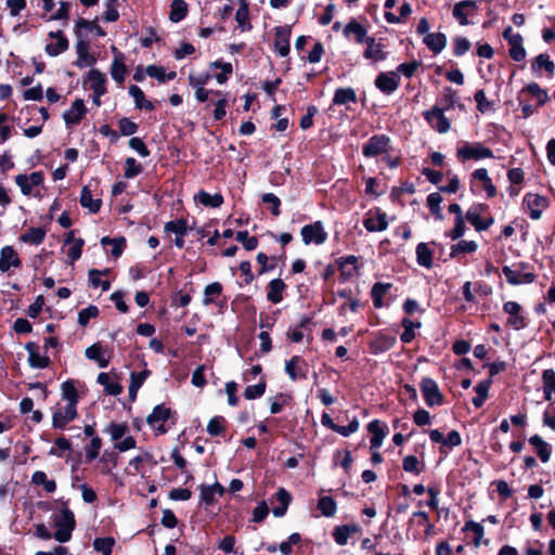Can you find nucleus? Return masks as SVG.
I'll return each mask as SVG.
<instances>
[{"instance_id":"obj_1","label":"nucleus","mask_w":555,"mask_h":555,"mask_svg":"<svg viewBox=\"0 0 555 555\" xmlns=\"http://www.w3.org/2000/svg\"><path fill=\"white\" fill-rule=\"evenodd\" d=\"M54 526L56 531L53 533V538L60 543L68 542L76 527L74 513L68 507L62 508L61 514L54 519Z\"/></svg>"},{"instance_id":"obj_2","label":"nucleus","mask_w":555,"mask_h":555,"mask_svg":"<svg viewBox=\"0 0 555 555\" xmlns=\"http://www.w3.org/2000/svg\"><path fill=\"white\" fill-rule=\"evenodd\" d=\"M173 414L170 408L165 406V404H157L153 408V411L146 417V423L154 428L156 435H165L168 431L165 423L168 422Z\"/></svg>"},{"instance_id":"obj_3","label":"nucleus","mask_w":555,"mask_h":555,"mask_svg":"<svg viewBox=\"0 0 555 555\" xmlns=\"http://www.w3.org/2000/svg\"><path fill=\"white\" fill-rule=\"evenodd\" d=\"M488 207L482 204H476L469 207L466 212L467 221L475 228L476 231H485L493 224V218L486 216Z\"/></svg>"},{"instance_id":"obj_4","label":"nucleus","mask_w":555,"mask_h":555,"mask_svg":"<svg viewBox=\"0 0 555 555\" xmlns=\"http://www.w3.org/2000/svg\"><path fill=\"white\" fill-rule=\"evenodd\" d=\"M456 155L462 160H479L482 158H492L493 153L489 147H486L481 143H465L463 146L457 149Z\"/></svg>"},{"instance_id":"obj_5","label":"nucleus","mask_w":555,"mask_h":555,"mask_svg":"<svg viewBox=\"0 0 555 555\" xmlns=\"http://www.w3.org/2000/svg\"><path fill=\"white\" fill-rule=\"evenodd\" d=\"M341 105H347V88H338L335 91L332 104L327 108V116L332 121L331 126L334 127L343 125L344 111L339 108Z\"/></svg>"},{"instance_id":"obj_6","label":"nucleus","mask_w":555,"mask_h":555,"mask_svg":"<svg viewBox=\"0 0 555 555\" xmlns=\"http://www.w3.org/2000/svg\"><path fill=\"white\" fill-rule=\"evenodd\" d=\"M300 233L306 245L311 243L320 245L327 238V234L324 231L321 221H315L313 223L304 225Z\"/></svg>"},{"instance_id":"obj_7","label":"nucleus","mask_w":555,"mask_h":555,"mask_svg":"<svg viewBox=\"0 0 555 555\" xmlns=\"http://www.w3.org/2000/svg\"><path fill=\"white\" fill-rule=\"evenodd\" d=\"M78 417V410L72 405H65L64 409L54 408L52 410V427L54 429H65L66 426Z\"/></svg>"},{"instance_id":"obj_8","label":"nucleus","mask_w":555,"mask_h":555,"mask_svg":"<svg viewBox=\"0 0 555 555\" xmlns=\"http://www.w3.org/2000/svg\"><path fill=\"white\" fill-rule=\"evenodd\" d=\"M524 206L530 218L538 220L542 211L548 206V201L539 194L528 193L524 197Z\"/></svg>"},{"instance_id":"obj_9","label":"nucleus","mask_w":555,"mask_h":555,"mask_svg":"<svg viewBox=\"0 0 555 555\" xmlns=\"http://www.w3.org/2000/svg\"><path fill=\"white\" fill-rule=\"evenodd\" d=\"M189 225L188 220L184 218H178L171 221H168L164 225V231L166 233H173L176 235L173 240V244L177 248L184 247V235L188 233Z\"/></svg>"},{"instance_id":"obj_10","label":"nucleus","mask_w":555,"mask_h":555,"mask_svg":"<svg viewBox=\"0 0 555 555\" xmlns=\"http://www.w3.org/2000/svg\"><path fill=\"white\" fill-rule=\"evenodd\" d=\"M421 390L424 396L425 402L433 405H440L443 402V397L439 390L437 383L429 378H423L421 382Z\"/></svg>"},{"instance_id":"obj_11","label":"nucleus","mask_w":555,"mask_h":555,"mask_svg":"<svg viewBox=\"0 0 555 555\" xmlns=\"http://www.w3.org/2000/svg\"><path fill=\"white\" fill-rule=\"evenodd\" d=\"M275 39H274V50L278 52L280 56H287L291 51L289 39L292 35L291 26H276L274 28Z\"/></svg>"},{"instance_id":"obj_12","label":"nucleus","mask_w":555,"mask_h":555,"mask_svg":"<svg viewBox=\"0 0 555 555\" xmlns=\"http://www.w3.org/2000/svg\"><path fill=\"white\" fill-rule=\"evenodd\" d=\"M93 91L96 95H104L106 90V77L98 68H91L83 80V87Z\"/></svg>"},{"instance_id":"obj_13","label":"nucleus","mask_w":555,"mask_h":555,"mask_svg":"<svg viewBox=\"0 0 555 555\" xmlns=\"http://www.w3.org/2000/svg\"><path fill=\"white\" fill-rule=\"evenodd\" d=\"M88 109L82 99H76L68 111L63 113V119L67 127L77 126L85 118Z\"/></svg>"},{"instance_id":"obj_14","label":"nucleus","mask_w":555,"mask_h":555,"mask_svg":"<svg viewBox=\"0 0 555 555\" xmlns=\"http://www.w3.org/2000/svg\"><path fill=\"white\" fill-rule=\"evenodd\" d=\"M427 122L440 133H446L450 129V121L443 115V108L434 106L430 111L424 114Z\"/></svg>"},{"instance_id":"obj_15","label":"nucleus","mask_w":555,"mask_h":555,"mask_svg":"<svg viewBox=\"0 0 555 555\" xmlns=\"http://www.w3.org/2000/svg\"><path fill=\"white\" fill-rule=\"evenodd\" d=\"M285 372L294 382L307 378V363L300 356H293L285 363Z\"/></svg>"},{"instance_id":"obj_16","label":"nucleus","mask_w":555,"mask_h":555,"mask_svg":"<svg viewBox=\"0 0 555 555\" xmlns=\"http://www.w3.org/2000/svg\"><path fill=\"white\" fill-rule=\"evenodd\" d=\"M112 52L114 53V60L111 65V75L112 78L119 85H121L125 81V77L128 73V68L125 64V54L115 46H112Z\"/></svg>"},{"instance_id":"obj_17","label":"nucleus","mask_w":555,"mask_h":555,"mask_svg":"<svg viewBox=\"0 0 555 555\" xmlns=\"http://www.w3.org/2000/svg\"><path fill=\"white\" fill-rule=\"evenodd\" d=\"M88 31L94 33L96 37L106 36V31L100 26L98 17L92 21L78 17L74 27L75 36L81 37L82 35H87Z\"/></svg>"},{"instance_id":"obj_18","label":"nucleus","mask_w":555,"mask_h":555,"mask_svg":"<svg viewBox=\"0 0 555 555\" xmlns=\"http://www.w3.org/2000/svg\"><path fill=\"white\" fill-rule=\"evenodd\" d=\"M49 37L56 40L46 44L44 51L49 56H57L68 50L69 41L63 30L50 31Z\"/></svg>"},{"instance_id":"obj_19","label":"nucleus","mask_w":555,"mask_h":555,"mask_svg":"<svg viewBox=\"0 0 555 555\" xmlns=\"http://www.w3.org/2000/svg\"><path fill=\"white\" fill-rule=\"evenodd\" d=\"M503 311L508 314L507 324L515 330L526 326L525 317L521 314V307L515 301H507L503 306Z\"/></svg>"},{"instance_id":"obj_20","label":"nucleus","mask_w":555,"mask_h":555,"mask_svg":"<svg viewBox=\"0 0 555 555\" xmlns=\"http://www.w3.org/2000/svg\"><path fill=\"white\" fill-rule=\"evenodd\" d=\"M478 9L477 2L473 0H464L455 3L453 7V17L463 26L469 24L467 16L474 14Z\"/></svg>"},{"instance_id":"obj_21","label":"nucleus","mask_w":555,"mask_h":555,"mask_svg":"<svg viewBox=\"0 0 555 555\" xmlns=\"http://www.w3.org/2000/svg\"><path fill=\"white\" fill-rule=\"evenodd\" d=\"M400 83V78L396 72L380 73L375 79V86L386 94L395 92Z\"/></svg>"},{"instance_id":"obj_22","label":"nucleus","mask_w":555,"mask_h":555,"mask_svg":"<svg viewBox=\"0 0 555 555\" xmlns=\"http://www.w3.org/2000/svg\"><path fill=\"white\" fill-rule=\"evenodd\" d=\"M364 227L370 232L384 231L388 227L386 214L380 209L370 210L364 219Z\"/></svg>"},{"instance_id":"obj_23","label":"nucleus","mask_w":555,"mask_h":555,"mask_svg":"<svg viewBox=\"0 0 555 555\" xmlns=\"http://www.w3.org/2000/svg\"><path fill=\"white\" fill-rule=\"evenodd\" d=\"M363 55L367 60L379 62L386 60L388 51L380 40L376 41L374 38H367L366 49L364 50Z\"/></svg>"},{"instance_id":"obj_24","label":"nucleus","mask_w":555,"mask_h":555,"mask_svg":"<svg viewBox=\"0 0 555 555\" xmlns=\"http://www.w3.org/2000/svg\"><path fill=\"white\" fill-rule=\"evenodd\" d=\"M28 352V364L33 369H47L50 366L51 360L48 356L39 353V347L36 343L29 341L25 345Z\"/></svg>"},{"instance_id":"obj_25","label":"nucleus","mask_w":555,"mask_h":555,"mask_svg":"<svg viewBox=\"0 0 555 555\" xmlns=\"http://www.w3.org/2000/svg\"><path fill=\"white\" fill-rule=\"evenodd\" d=\"M389 145V138L380 134L372 137L369 142L363 146V154L365 156H377L387 152Z\"/></svg>"},{"instance_id":"obj_26","label":"nucleus","mask_w":555,"mask_h":555,"mask_svg":"<svg viewBox=\"0 0 555 555\" xmlns=\"http://www.w3.org/2000/svg\"><path fill=\"white\" fill-rule=\"evenodd\" d=\"M22 260L13 246L7 245L0 250V271L7 272L11 267L20 268Z\"/></svg>"},{"instance_id":"obj_27","label":"nucleus","mask_w":555,"mask_h":555,"mask_svg":"<svg viewBox=\"0 0 555 555\" xmlns=\"http://www.w3.org/2000/svg\"><path fill=\"white\" fill-rule=\"evenodd\" d=\"M472 183H478L482 190L486 191L488 197L496 195V188L493 185L487 169L479 168L472 173Z\"/></svg>"},{"instance_id":"obj_28","label":"nucleus","mask_w":555,"mask_h":555,"mask_svg":"<svg viewBox=\"0 0 555 555\" xmlns=\"http://www.w3.org/2000/svg\"><path fill=\"white\" fill-rule=\"evenodd\" d=\"M104 349L101 343H95L91 346H89L86 351L85 356L88 360L96 362L99 367L105 369L108 366L111 361V356L107 358L104 357Z\"/></svg>"},{"instance_id":"obj_29","label":"nucleus","mask_w":555,"mask_h":555,"mask_svg":"<svg viewBox=\"0 0 555 555\" xmlns=\"http://www.w3.org/2000/svg\"><path fill=\"white\" fill-rule=\"evenodd\" d=\"M287 285L285 282L278 278L269 282L267 286V299L271 304H279L283 300V292Z\"/></svg>"},{"instance_id":"obj_30","label":"nucleus","mask_w":555,"mask_h":555,"mask_svg":"<svg viewBox=\"0 0 555 555\" xmlns=\"http://www.w3.org/2000/svg\"><path fill=\"white\" fill-rule=\"evenodd\" d=\"M62 398L67 401L66 405L77 408L79 402V393L76 388V382L74 379H67L61 385Z\"/></svg>"},{"instance_id":"obj_31","label":"nucleus","mask_w":555,"mask_h":555,"mask_svg":"<svg viewBox=\"0 0 555 555\" xmlns=\"http://www.w3.org/2000/svg\"><path fill=\"white\" fill-rule=\"evenodd\" d=\"M79 203L83 208H88L92 214L99 212L102 206V199H93L91 190L88 185L82 186Z\"/></svg>"},{"instance_id":"obj_32","label":"nucleus","mask_w":555,"mask_h":555,"mask_svg":"<svg viewBox=\"0 0 555 555\" xmlns=\"http://www.w3.org/2000/svg\"><path fill=\"white\" fill-rule=\"evenodd\" d=\"M189 12V4L184 0H172L170 4L169 21L179 23L183 21Z\"/></svg>"},{"instance_id":"obj_33","label":"nucleus","mask_w":555,"mask_h":555,"mask_svg":"<svg viewBox=\"0 0 555 555\" xmlns=\"http://www.w3.org/2000/svg\"><path fill=\"white\" fill-rule=\"evenodd\" d=\"M424 42L434 53H439L447 44V37L442 33H430L425 36Z\"/></svg>"},{"instance_id":"obj_34","label":"nucleus","mask_w":555,"mask_h":555,"mask_svg":"<svg viewBox=\"0 0 555 555\" xmlns=\"http://www.w3.org/2000/svg\"><path fill=\"white\" fill-rule=\"evenodd\" d=\"M369 431L372 434L371 448H379L387 434L386 425L378 421H373L369 424Z\"/></svg>"},{"instance_id":"obj_35","label":"nucleus","mask_w":555,"mask_h":555,"mask_svg":"<svg viewBox=\"0 0 555 555\" xmlns=\"http://www.w3.org/2000/svg\"><path fill=\"white\" fill-rule=\"evenodd\" d=\"M47 235L43 228H29L25 233L20 236V240L26 244L40 245Z\"/></svg>"},{"instance_id":"obj_36","label":"nucleus","mask_w":555,"mask_h":555,"mask_svg":"<svg viewBox=\"0 0 555 555\" xmlns=\"http://www.w3.org/2000/svg\"><path fill=\"white\" fill-rule=\"evenodd\" d=\"M129 94L133 98L137 108L145 111H153L155 108L153 103L145 99L144 92L137 85L129 87Z\"/></svg>"},{"instance_id":"obj_37","label":"nucleus","mask_w":555,"mask_h":555,"mask_svg":"<svg viewBox=\"0 0 555 555\" xmlns=\"http://www.w3.org/2000/svg\"><path fill=\"white\" fill-rule=\"evenodd\" d=\"M101 244L103 246L112 245L113 248L111 250V254L113 257L118 258L124 253L126 246H127V240L125 236H118V237H109V236H103L101 238Z\"/></svg>"},{"instance_id":"obj_38","label":"nucleus","mask_w":555,"mask_h":555,"mask_svg":"<svg viewBox=\"0 0 555 555\" xmlns=\"http://www.w3.org/2000/svg\"><path fill=\"white\" fill-rule=\"evenodd\" d=\"M544 399L552 401L555 395V371L552 369L544 370L542 373Z\"/></svg>"},{"instance_id":"obj_39","label":"nucleus","mask_w":555,"mask_h":555,"mask_svg":"<svg viewBox=\"0 0 555 555\" xmlns=\"http://www.w3.org/2000/svg\"><path fill=\"white\" fill-rule=\"evenodd\" d=\"M529 443L535 449L540 460L545 463L551 456V447L538 435L529 438Z\"/></svg>"},{"instance_id":"obj_40","label":"nucleus","mask_w":555,"mask_h":555,"mask_svg":"<svg viewBox=\"0 0 555 555\" xmlns=\"http://www.w3.org/2000/svg\"><path fill=\"white\" fill-rule=\"evenodd\" d=\"M195 199H197L198 203L202 204L203 206L212 208H218L223 204V196L221 193L210 195L208 192L204 190H201L196 194Z\"/></svg>"},{"instance_id":"obj_41","label":"nucleus","mask_w":555,"mask_h":555,"mask_svg":"<svg viewBox=\"0 0 555 555\" xmlns=\"http://www.w3.org/2000/svg\"><path fill=\"white\" fill-rule=\"evenodd\" d=\"M96 382L104 387L107 395L118 396L122 392V386L117 382H111L109 375L105 372L98 375Z\"/></svg>"},{"instance_id":"obj_42","label":"nucleus","mask_w":555,"mask_h":555,"mask_svg":"<svg viewBox=\"0 0 555 555\" xmlns=\"http://www.w3.org/2000/svg\"><path fill=\"white\" fill-rule=\"evenodd\" d=\"M346 264H347V257H340L336 260V264H328L325 270H324V273H323V278L326 282H328L336 273V271L338 270L340 273H339V278L345 281L346 280V271H345V268H346Z\"/></svg>"},{"instance_id":"obj_43","label":"nucleus","mask_w":555,"mask_h":555,"mask_svg":"<svg viewBox=\"0 0 555 555\" xmlns=\"http://www.w3.org/2000/svg\"><path fill=\"white\" fill-rule=\"evenodd\" d=\"M267 388L266 376L261 375L256 385H249L244 390V398L246 400H255L263 396Z\"/></svg>"},{"instance_id":"obj_44","label":"nucleus","mask_w":555,"mask_h":555,"mask_svg":"<svg viewBox=\"0 0 555 555\" xmlns=\"http://www.w3.org/2000/svg\"><path fill=\"white\" fill-rule=\"evenodd\" d=\"M312 324V319L310 317H302L299 324L296 328H289L287 331V337L292 343H300L304 338V333L301 330H307L309 325Z\"/></svg>"},{"instance_id":"obj_45","label":"nucleus","mask_w":555,"mask_h":555,"mask_svg":"<svg viewBox=\"0 0 555 555\" xmlns=\"http://www.w3.org/2000/svg\"><path fill=\"white\" fill-rule=\"evenodd\" d=\"M416 259L420 266L425 268L433 267V253L429 249L428 245L425 243H420L416 247Z\"/></svg>"},{"instance_id":"obj_46","label":"nucleus","mask_w":555,"mask_h":555,"mask_svg":"<svg viewBox=\"0 0 555 555\" xmlns=\"http://www.w3.org/2000/svg\"><path fill=\"white\" fill-rule=\"evenodd\" d=\"M223 291V286L220 282H214L208 284L204 289L203 305L209 306L216 304L215 296H220Z\"/></svg>"},{"instance_id":"obj_47","label":"nucleus","mask_w":555,"mask_h":555,"mask_svg":"<svg viewBox=\"0 0 555 555\" xmlns=\"http://www.w3.org/2000/svg\"><path fill=\"white\" fill-rule=\"evenodd\" d=\"M116 541L113 537L95 538L93 548L102 555H112Z\"/></svg>"},{"instance_id":"obj_48","label":"nucleus","mask_w":555,"mask_h":555,"mask_svg":"<svg viewBox=\"0 0 555 555\" xmlns=\"http://www.w3.org/2000/svg\"><path fill=\"white\" fill-rule=\"evenodd\" d=\"M521 93L530 94L537 100L539 106L543 105L548 100L547 93L535 82H531L522 88Z\"/></svg>"},{"instance_id":"obj_49","label":"nucleus","mask_w":555,"mask_h":555,"mask_svg":"<svg viewBox=\"0 0 555 555\" xmlns=\"http://www.w3.org/2000/svg\"><path fill=\"white\" fill-rule=\"evenodd\" d=\"M477 243L474 241H460L457 244L451 246L450 256L457 257L461 253L473 254L477 250Z\"/></svg>"},{"instance_id":"obj_50","label":"nucleus","mask_w":555,"mask_h":555,"mask_svg":"<svg viewBox=\"0 0 555 555\" xmlns=\"http://www.w3.org/2000/svg\"><path fill=\"white\" fill-rule=\"evenodd\" d=\"M509 44V55L514 61H522L526 57V50L522 46V37H514Z\"/></svg>"},{"instance_id":"obj_51","label":"nucleus","mask_w":555,"mask_h":555,"mask_svg":"<svg viewBox=\"0 0 555 555\" xmlns=\"http://www.w3.org/2000/svg\"><path fill=\"white\" fill-rule=\"evenodd\" d=\"M225 418L223 416H215L207 424V433L212 437L221 436L225 433Z\"/></svg>"},{"instance_id":"obj_52","label":"nucleus","mask_w":555,"mask_h":555,"mask_svg":"<svg viewBox=\"0 0 555 555\" xmlns=\"http://www.w3.org/2000/svg\"><path fill=\"white\" fill-rule=\"evenodd\" d=\"M129 428L126 423L111 422L109 425L104 429L105 433L111 435L113 441L118 442L127 433Z\"/></svg>"},{"instance_id":"obj_53","label":"nucleus","mask_w":555,"mask_h":555,"mask_svg":"<svg viewBox=\"0 0 555 555\" xmlns=\"http://www.w3.org/2000/svg\"><path fill=\"white\" fill-rule=\"evenodd\" d=\"M490 384H491V380L489 379V380H485V382H481L476 385L475 391H476L477 396L475 398H473V404L476 408H480L485 403V401L488 397Z\"/></svg>"},{"instance_id":"obj_54","label":"nucleus","mask_w":555,"mask_h":555,"mask_svg":"<svg viewBox=\"0 0 555 555\" xmlns=\"http://www.w3.org/2000/svg\"><path fill=\"white\" fill-rule=\"evenodd\" d=\"M318 509L323 516L332 517L336 512V502L332 496H321L318 502Z\"/></svg>"},{"instance_id":"obj_55","label":"nucleus","mask_w":555,"mask_h":555,"mask_svg":"<svg viewBox=\"0 0 555 555\" xmlns=\"http://www.w3.org/2000/svg\"><path fill=\"white\" fill-rule=\"evenodd\" d=\"M391 287L390 284L386 283H376L372 288V298L375 308L383 307V296L389 291Z\"/></svg>"},{"instance_id":"obj_56","label":"nucleus","mask_w":555,"mask_h":555,"mask_svg":"<svg viewBox=\"0 0 555 555\" xmlns=\"http://www.w3.org/2000/svg\"><path fill=\"white\" fill-rule=\"evenodd\" d=\"M531 67L533 70H540L544 67L551 75H553L555 70V64L550 60L547 54H539L532 62Z\"/></svg>"},{"instance_id":"obj_57","label":"nucleus","mask_w":555,"mask_h":555,"mask_svg":"<svg viewBox=\"0 0 555 555\" xmlns=\"http://www.w3.org/2000/svg\"><path fill=\"white\" fill-rule=\"evenodd\" d=\"M99 313L100 310L96 306H88L87 308L78 312V324L83 327L87 326L89 324L90 319L96 318Z\"/></svg>"},{"instance_id":"obj_58","label":"nucleus","mask_w":555,"mask_h":555,"mask_svg":"<svg viewBox=\"0 0 555 555\" xmlns=\"http://www.w3.org/2000/svg\"><path fill=\"white\" fill-rule=\"evenodd\" d=\"M102 448V439L100 437H93L90 443L85 448L86 450V460L88 463L95 460Z\"/></svg>"},{"instance_id":"obj_59","label":"nucleus","mask_w":555,"mask_h":555,"mask_svg":"<svg viewBox=\"0 0 555 555\" xmlns=\"http://www.w3.org/2000/svg\"><path fill=\"white\" fill-rule=\"evenodd\" d=\"M119 135L129 137L134 134L139 126L128 117H121L118 120Z\"/></svg>"},{"instance_id":"obj_60","label":"nucleus","mask_w":555,"mask_h":555,"mask_svg":"<svg viewBox=\"0 0 555 555\" xmlns=\"http://www.w3.org/2000/svg\"><path fill=\"white\" fill-rule=\"evenodd\" d=\"M126 168L124 177L126 179H132L139 176L143 171V167L133 157H128L125 162Z\"/></svg>"},{"instance_id":"obj_61","label":"nucleus","mask_w":555,"mask_h":555,"mask_svg":"<svg viewBox=\"0 0 555 555\" xmlns=\"http://www.w3.org/2000/svg\"><path fill=\"white\" fill-rule=\"evenodd\" d=\"M235 238L243 244L246 250H254L258 246V238L256 236H249L247 231H238Z\"/></svg>"},{"instance_id":"obj_62","label":"nucleus","mask_w":555,"mask_h":555,"mask_svg":"<svg viewBox=\"0 0 555 555\" xmlns=\"http://www.w3.org/2000/svg\"><path fill=\"white\" fill-rule=\"evenodd\" d=\"M291 401V395L283 392L278 393L274 398V401L270 405L271 414H279L283 410V406L289 404Z\"/></svg>"},{"instance_id":"obj_63","label":"nucleus","mask_w":555,"mask_h":555,"mask_svg":"<svg viewBox=\"0 0 555 555\" xmlns=\"http://www.w3.org/2000/svg\"><path fill=\"white\" fill-rule=\"evenodd\" d=\"M402 326L404 328L403 333L401 334V340L404 344H409L413 340L415 337L414 328L420 326V323H414L413 321L409 319H403Z\"/></svg>"},{"instance_id":"obj_64","label":"nucleus","mask_w":555,"mask_h":555,"mask_svg":"<svg viewBox=\"0 0 555 555\" xmlns=\"http://www.w3.org/2000/svg\"><path fill=\"white\" fill-rule=\"evenodd\" d=\"M235 20L242 31H248L253 28L249 21V9H237L235 13Z\"/></svg>"}]
</instances>
